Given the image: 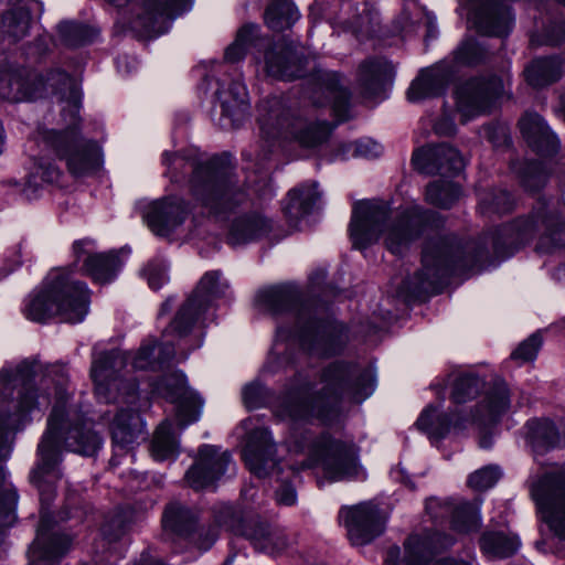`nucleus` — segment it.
<instances>
[{
	"mask_svg": "<svg viewBox=\"0 0 565 565\" xmlns=\"http://www.w3.org/2000/svg\"><path fill=\"white\" fill-rule=\"evenodd\" d=\"M441 404L428 405L420 413L416 426L434 443L441 439L449 430L450 422L445 414H440Z\"/></svg>",
	"mask_w": 565,
	"mask_h": 565,
	"instance_id": "obj_40",
	"label": "nucleus"
},
{
	"mask_svg": "<svg viewBox=\"0 0 565 565\" xmlns=\"http://www.w3.org/2000/svg\"><path fill=\"white\" fill-rule=\"evenodd\" d=\"M189 210L182 199L168 198L145 205L142 218L158 236H169L185 220Z\"/></svg>",
	"mask_w": 565,
	"mask_h": 565,
	"instance_id": "obj_24",
	"label": "nucleus"
},
{
	"mask_svg": "<svg viewBox=\"0 0 565 565\" xmlns=\"http://www.w3.org/2000/svg\"><path fill=\"white\" fill-rule=\"evenodd\" d=\"M429 214L417 204L399 209L395 215L380 202L356 203L350 223V236L355 248L363 249L383 239L393 254H403L424 233Z\"/></svg>",
	"mask_w": 565,
	"mask_h": 565,
	"instance_id": "obj_6",
	"label": "nucleus"
},
{
	"mask_svg": "<svg viewBox=\"0 0 565 565\" xmlns=\"http://www.w3.org/2000/svg\"><path fill=\"white\" fill-rule=\"evenodd\" d=\"M520 128L535 151L547 156L557 152L559 141L539 114H525L520 120Z\"/></svg>",
	"mask_w": 565,
	"mask_h": 565,
	"instance_id": "obj_32",
	"label": "nucleus"
},
{
	"mask_svg": "<svg viewBox=\"0 0 565 565\" xmlns=\"http://www.w3.org/2000/svg\"><path fill=\"white\" fill-rule=\"evenodd\" d=\"M271 230V220L262 213L253 212L233 221L227 239L233 246L243 245L266 236Z\"/></svg>",
	"mask_w": 565,
	"mask_h": 565,
	"instance_id": "obj_33",
	"label": "nucleus"
},
{
	"mask_svg": "<svg viewBox=\"0 0 565 565\" xmlns=\"http://www.w3.org/2000/svg\"><path fill=\"white\" fill-rule=\"evenodd\" d=\"M73 111L72 104L68 103L63 108V116H66V114L68 116V119H64L67 127L62 131L40 128L38 132L39 140L65 160L71 174L77 178L87 177L100 168L103 162L102 150L96 141L83 137L76 129L79 102H77L75 118H73Z\"/></svg>",
	"mask_w": 565,
	"mask_h": 565,
	"instance_id": "obj_12",
	"label": "nucleus"
},
{
	"mask_svg": "<svg viewBox=\"0 0 565 565\" xmlns=\"http://www.w3.org/2000/svg\"><path fill=\"white\" fill-rule=\"evenodd\" d=\"M481 385L482 381L478 376L472 374H460L457 376L451 392L454 403L461 404L471 399L477 395Z\"/></svg>",
	"mask_w": 565,
	"mask_h": 565,
	"instance_id": "obj_47",
	"label": "nucleus"
},
{
	"mask_svg": "<svg viewBox=\"0 0 565 565\" xmlns=\"http://www.w3.org/2000/svg\"><path fill=\"white\" fill-rule=\"evenodd\" d=\"M459 9L467 10L471 28L483 35L504 36L513 19L503 0H459Z\"/></svg>",
	"mask_w": 565,
	"mask_h": 565,
	"instance_id": "obj_19",
	"label": "nucleus"
},
{
	"mask_svg": "<svg viewBox=\"0 0 565 565\" xmlns=\"http://www.w3.org/2000/svg\"><path fill=\"white\" fill-rule=\"evenodd\" d=\"M425 509L434 520L450 518L452 527L458 532L476 530L480 524L479 503H455L431 498L426 501Z\"/></svg>",
	"mask_w": 565,
	"mask_h": 565,
	"instance_id": "obj_28",
	"label": "nucleus"
},
{
	"mask_svg": "<svg viewBox=\"0 0 565 565\" xmlns=\"http://www.w3.org/2000/svg\"><path fill=\"white\" fill-rule=\"evenodd\" d=\"M266 73L275 78L290 81L302 76V67L294 49L284 43L269 46L264 56Z\"/></svg>",
	"mask_w": 565,
	"mask_h": 565,
	"instance_id": "obj_30",
	"label": "nucleus"
},
{
	"mask_svg": "<svg viewBox=\"0 0 565 565\" xmlns=\"http://www.w3.org/2000/svg\"><path fill=\"white\" fill-rule=\"evenodd\" d=\"M172 307V300L171 299H167L162 306H161V309H160V315H164L167 313L168 311H170Z\"/></svg>",
	"mask_w": 565,
	"mask_h": 565,
	"instance_id": "obj_62",
	"label": "nucleus"
},
{
	"mask_svg": "<svg viewBox=\"0 0 565 565\" xmlns=\"http://www.w3.org/2000/svg\"><path fill=\"white\" fill-rule=\"evenodd\" d=\"M142 276L152 290H158L169 281L168 266L163 260H151L142 269Z\"/></svg>",
	"mask_w": 565,
	"mask_h": 565,
	"instance_id": "obj_51",
	"label": "nucleus"
},
{
	"mask_svg": "<svg viewBox=\"0 0 565 565\" xmlns=\"http://www.w3.org/2000/svg\"><path fill=\"white\" fill-rule=\"evenodd\" d=\"M565 72L564 60L559 56L534 60L524 71L527 83L533 87H543L561 78Z\"/></svg>",
	"mask_w": 565,
	"mask_h": 565,
	"instance_id": "obj_35",
	"label": "nucleus"
},
{
	"mask_svg": "<svg viewBox=\"0 0 565 565\" xmlns=\"http://www.w3.org/2000/svg\"><path fill=\"white\" fill-rule=\"evenodd\" d=\"M339 520L345 526L353 545L370 543L383 532L385 524V518L372 502L342 508Z\"/></svg>",
	"mask_w": 565,
	"mask_h": 565,
	"instance_id": "obj_20",
	"label": "nucleus"
},
{
	"mask_svg": "<svg viewBox=\"0 0 565 565\" xmlns=\"http://www.w3.org/2000/svg\"><path fill=\"white\" fill-rule=\"evenodd\" d=\"M195 515L188 508L179 503H170L163 513L162 525L166 532L178 535H185L194 523Z\"/></svg>",
	"mask_w": 565,
	"mask_h": 565,
	"instance_id": "obj_42",
	"label": "nucleus"
},
{
	"mask_svg": "<svg viewBox=\"0 0 565 565\" xmlns=\"http://www.w3.org/2000/svg\"><path fill=\"white\" fill-rule=\"evenodd\" d=\"M255 25H244L237 31L234 42L225 51V60L230 63L242 61L255 36Z\"/></svg>",
	"mask_w": 565,
	"mask_h": 565,
	"instance_id": "obj_46",
	"label": "nucleus"
},
{
	"mask_svg": "<svg viewBox=\"0 0 565 565\" xmlns=\"http://www.w3.org/2000/svg\"><path fill=\"white\" fill-rule=\"evenodd\" d=\"M154 391L175 404V422L163 420L156 429L150 446L156 461L174 460L179 454L181 431L196 422L202 409V401L186 385L182 372H173L157 384Z\"/></svg>",
	"mask_w": 565,
	"mask_h": 565,
	"instance_id": "obj_9",
	"label": "nucleus"
},
{
	"mask_svg": "<svg viewBox=\"0 0 565 565\" xmlns=\"http://www.w3.org/2000/svg\"><path fill=\"white\" fill-rule=\"evenodd\" d=\"M162 163L172 182H179L186 169L192 170L190 192L209 214L222 216L245 201V193L233 186V168L228 161L214 158L198 163L184 153L164 151Z\"/></svg>",
	"mask_w": 565,
	"mask_h": 565,
	"instance_id": "obj_7",
	"label": "nucleus"
},
{
	"mask_svg": "<svg viewBox=\"0 0 565 565\" xmlns=\"http://www.w3.org/2000/svg\"><path fill=\"white\" fill-rule=\"evenodd\" d=\"M318 184L312 182L289 191L284 212L288 221L297 226L311 212L319 199Z\"/></svg>",
	"mask_w": 565,
	"mask_h": 565,
	"instance_id": "obj_34",
	"label": "nucleus"
},
{
	"mask_svg": "<svg viewBox=\"0 0 565 565\" xmlns=\"http://www.w3.org/2000/svg\"><path fill=\"white\" fill-rule=\"evenodd\" d=\"M466 254V248L455 237L429 241L423 252V269L417 277V288H434L445 276L466 268L469 263Z\"/></svg>",
	"mask_w": 565,
	"mask_h": 565,
	"instance_id": "obj_17",
	"label": "nucleus"
},
{
	"mask_svg": "<svg viewBox=\"0 0 565 565\" xmlns=\"http://www.w3.org/2000/svg\"><path fill=\"white\" fill-rule=\"evenodd\" d=\"M480 205L483 212L501 214L512 210L513 200L507 191L500 190L497 193L486 194L481 198Z\"/></svg>",
	"mask_w": 565,
	"mask_h": 565,
	"instance_id": "obj_52",
	"label": "nucleus"
},
{
	"mask_svg": "<svg viewBox=\"0 0 565 565\" xmlns=\"http://www.w3.org/2000/svg\"><path fill=\"white\" fill-rule=\"evenodd\" d=\"M556 276H557V279L565 278V265L557 269Z\"/></svg>",
	"mask_w": 565,
	"mask_h": 565,
	"instance_id": "obj_64",
	"label": "nucleus"
},
{
	"mask_svg": "<svg viewBox=\"0 0 565 565\" xmlns=\"http://www.w3.org/2000/svg\"><path fill=\"white\" fill-rule=\"evenodd\" d=\"M394 66L383 57H372L360 64L358 83L367 97L379 95L392 82Z\"/></svg>",
	"mask_w": 565,
	"mask_h": 565,
	"instance_id": "obj_31",
	"label": "nucleus"
},
{
	"mask_svg": "<svg viewBox=\"0 0 565 565\" xmlns=\"http://www.w3.org/2000/svg\"><path fill=\"white\" fill-rule=\"evenodd\" d=\"M434 129L438 135L449 136L455 134L456 126L452 118L445 116L435 122Z\"/></svg>",
	"mask_w": 565,
	"mask_h": 565,
	"instance_id": "obj_58",
	"label": "nucleus"
},
{
	"mask_svg": "<svg viewBox=\"0 0 565 565\" xmlns=\"http://www.w3.org/2000/svg\"><path fill=\"white\" fill-rule=\"evenodd\" d=\"M501 475V470L498 466H486L469 476L468 486L476 491H484L493 487Z\"/></svg>",
	"mask_w": 565,
	"mask_h": 565,
	"instance_id": "obj_49",
	"label": "nucleus"
},
{
	"mask_svg": "<svg viewBox=\"0 0 565 565\" xmlns=\"http://www.w3.org/2000/svg\"><path fill=\"white\" fill-rule=\"evenodd\" d=\"M487 50L475 39H465L452 53V61H443L427 68L412 83L407 96L412 102L441 94L454 76L455 66H472L482 62Z\"/></svg>",
	"mask_w": 565,
	"mask_h": 565,
	"instance_id": "obj_14",
	"label": "nucleus"
},
{
	"mask_svg": "<svg viewBox=\"0 0 565 565\" xmlns=\"http://www.w3.org/2000/svg\"><path fill=\"white\" fill-rule=\"evenodd\" d=\"M481 550L490 557H509L519 548V540L515 535L509 536L503 532H489L481 537Z\"/></svg>",
	"mask_w": 565,
	"mask_h": 565,
	"instance_id": "obj_43",
	"label": "nucleus"
},
{
	"mask_svg": "<svg viewBox=\"0 0 565 565\" xmlns=\"http://www.w3.org/2000/svg\"><path fill=\"white\" fill-rule=\"evenodd\" d=\"M73 252L75 259L83 262L84 271L100 285L110 282L122 265L116 253H96L90 239L75 242Z\"/></svg>",
	"mask_w": 565,
	"mask_h": 565,
	"instance_id": "obj_25",
	"label": "nucleus"
},
{
	"mask_svg": "<svg viewBox=\"0 0 565 565\" xmlns=\"http://www.w3.org/2000/svg\"><path fill=\"white\" fill-rule=\"evenodd\" d=\"M214 96L221 109L220 124L224 128L237 127L248 114V95L245 85L238 81L211 79Z\"/></svg>",
	"mask_w": 565,
	"mask_h": 565,
	"instance_id": "obj_21",
	"label": "nucleus"
},
{
	"mask_svg": "<svg viewBox=\"0 0 565 565\" xmlns=\"http://www.w3.org/2000/svg\"><path fill=\"white\" fill-rule=\"evenodd\" d=\"M242 534L250 540L255 547L270 553L279 552L287 545L280 532L269 529L260 521L244 523Z\"/></svg>",
	"mask_w": 565,
	"mask_h": 565,
	"instance_id": "obj_37",
	"label": "nucleus"
},
{
	"mask_svg": "<svg viewBox=\"0 0 565 565\" xmlns=\"http://www.w3.org/2000/svg\"><path fill=\"white\" fill-rule=\"evenodd\" d=\"M242 394L245 406L250 409L260 407L266 401V388L259 382L247 384Z\"/></svg>",
	"mask_w": 565,
	"mask_h": 565,
	"instance_id": "obj_55",
	"label": "nucleus"
},
{
	"mask_svg": "<svg viewBox=\"0 0 565 565\" xmlns=\"http://www.w3.org/2000/svg\"><path fill=\"white\" fill-rule=\"evenodd\" d=\"M383 147L373 139L363 138L352 143H348L343 148V157H355L363 159H374L382 154Z\"/></svg>",
	"mask_w": 565,
	"mask_h": 565,
	"instance_id": "obj_48",
	"label": "nucleus"
},
{
	"mask_svg": "<svg viewBox=\"0 0 565 565\" xmlns=\"http://www.w3.org/2000/svg\"><path fill=\"white\" fill-rule=\"evenodd\" d=\"M228 288L222 273L212 270L204 274L196 288L179 309L168 331L179 337L188 334L196 324L213 320V301Z\"/></svg>",
	"mask_w": 565,
	"mask_h": 565,
	"instance_id": "obj_15",
	"label": "nucleus"
},
{
	"mask_svg": "<svg viewBox=\"0 0 565 565\" xmlns=\"http://www.w3.org/2000/svg\"><path fill=\"white\" fill-rule=\"evenodd\" d=\"M460 188L450 181H436L430 183L426 190V201L435 206L448 209L460 196Z\"/></svg>",
	"mask_w": 565,
	"mask_h": 565,
	"instance_id": "obj_44",
	"label": "nucleus"
},
{
	"mask_svg": "<svg viewBox=\"0 0 565 565\" xmlns=\"http://www.w3.org/2000/svg\"><path fill=\"white\" fill-rule=\"evenodd\" d=\"M258 122L264 138L296 140L305 147L321 143L332 129L328 122L309 119L300 109L287 107L277 97L259 104Z\"/></svg>",
	"mask_w": 565,
	"mask_h": 565,
	"instance_id": "obj_11",
	"label": "nucleus"
},
{
	"mask_svg": "<svg viewBox=\"0 0 565 565\" xmlns=\"http://www.w3.org/2000/svg\"><path fill=\"white\" fill-rule=\"evenodd\" d=\"M526 438L535 454L547 451L561 445L562 439L550 419H532L526 424Z\"/></svg>",
	"mask_w": 565,
	"mask_h": 565,
	"instance_id": "obj_36",
	"label": "nucleus"
},
{
	"mask_svg": "<svg viewBox=\"0 0 565 565\" xmlns=\"http://www.w3.org/2000/svg\"><path fill=\"white\" fill-rule=\"evenodd\" d=\"M288 449L290 452H306L308 460L302 461L297 468L288 467L286 476L284 468L274 457L276 445L267 428L252 429L243 451L245 463L253 475L258 478L275 477L280 482L276 491V501L280 505L296 503V490L289 483V479L296 477L299 470L320 465L324 476L331 481L355 478L361 472L355 446L332 440L327 435L319 439H312L308 433L303 434L300 440L292 437L288 441Z\"/></svg>",
	"mask_w": 565,
	"mask_h": 565,
	"instance_id": "obj_4",
	"label": "nucleus"
},
{
	"mask_svg": "<svg viewBox=\"0 0 565 565\" xmlns=\"http://www.w3.org/2000/svg\"><path fill=\"white\" fill-rule=\"evenodd\" d=\"M565 39V22H558L553 25H551L548 29H546L544 39L543 40H536L535 38H532V43L542 45H558L563 40Z\"/></svg>",
	"mask_w": 565,
	"mask_h": 565,
	"instance_id": "obj_56",
	"label": "nucleus"
},
{
	"mask_svg": "<svg viewBox=\"0 0 565 565\" xmlns=\"http://www.w3.org/2000/svg\"><path fill=\"white\" fill-rule=\"evenodd\" d=\"M256 301L260 309L285 318L277 326L276 353L269 355L263 372L274 373L285 362L280 343L297 344L312 358H329L340 353L349 341L347 328L321 307L305 302L295 284L265 288L257 294Z\"/></svg>",
	"mask_w": 565,
	"mask_h": 565,
	"instance_id": "obj_3",
	"label": "nucleus"
},
{
	"mask_svg": "<svg viewBox=\"0 0 565 565\" xmlns=\"http://www.w3.org/2000/svg\"><path fill=\"white\" fill-rule=\"evenodd\" d=\"M321 388L313 391L311 383L297 377L285 394L273 405L274 414L292 423L317 418L331 423L340 415V402L349 397L362 402L374 391L370 371L355 364L333 363L321 375Z\"/></svg>",
	"mask_w": 565,
	"mask_h": 565,
	"instance_id": "obj_5",
	"label": "nucleus"
},
{
	"mask_svg": "<svg viewBox=\"0 0 565 565\" xmlns=\"http://www.w3.org/2000/svg\"><path fill=\"white\" fill-rule=\"evenodd\" d=\"M431 387L434 390L437 391V393L439 394L440 392H443L445 390V384L444 383H439V382H436V383H433L431 384Z\"/></svg>",
	"mask_w": 565,
	"mask_h": 565,
	"instance_id": "obj_63",
	"label": "nucleus"
},
{
	"mask_svg": "<svg viewBox=\"0 0 565 565\" xmlns=\"http://www.w3.org/2000/svg\"><path fill=\"white\" fill-rule=\"evenodd\" d=\"M60 177L61 170L55 164L46 159H36L30 168L22 191L28 198H32L43 184L54 183Z\"/></svg>",
	"mask_w": 565,
	"mask_h": 565,
	"instance_id": "obj_39",
	"label": "nucleus"
},
{
	"mask_svg": "<svg viewBox=\"0 0 565 565\" xmlns=\"http://www.w3.org/2000/svg\"><path fill=\"white\" fill-rule=\"evenodd\" d=\"M61 42L67 46L76 47L92 42L94 31L88 26L72 21H64L57 25Z\"/></svg>",
	"mask_w": 565,
	"mask_h": 565,
	"instance_id": "obj_45",
	"label": "nucleus"
},
{
	"mask_svg": "<svg viewBox=\"0 0 565 565\" xmlns=\"http://www.w3.org/2000/svg\"><path fill=\"white\" fill-rule=\"evenodd\" d=\"M547 180V172L541 162H529L521 172V182L530 191L542 188Z\"/></svg>",
	"mask_w": 565,
	"mask_h": 565,
	"instance_id": "obj_50",
	"label": "nucleus"
},
{
	"mask_svg": "<svg viewBox=\"0 0 565 565\" xmlns=\"http://www.w3.org/2000/svg\"><path fill=\"white\" fill-rule=\"evenodd\" d=\"M514 231L521 242L536 237L535 249L540 254L559 255L565 250V218L544 202L526 217L516 220Z\"/></svg>",
	"mask_w": 565,
	"mask_h": 565,
	"instance_id": "obj_16",
	"label": "nucleus"
},
{
	"mask_svg": "<svg viewBox=\"0 0 565 565\" xmlns=\"http://www.w3.org/2000/svg\"><path fill=\"white\" fill-rule=\"evenodd\" d=\"M126 530V523L121 515H115L103 526V534L109 541L118 540Z\"/></svg>",
	"mask_w": 565,
	"mask_h": 565,
	"instance_id": "obj_57",
	"label": "nucleus"
},
{
	"mask_svg": "<svg viewBox=\"0 0 565 565\" xmlns=\"http://www.w3.org/2000/svg\"><path fill=\"white\" fill-rule=\"evenodd\" d=\"M230 463V452L212 445H203L199 448L194 463L186 471L185 480L193 489H204L217 481Z\"/></svg>",
	"mask_w": 565,
	"mask_h": 565,
	"instance_id": "obj_22",
	"label": "nucleus"
},
{
	"mask_svg": "<svg viewBox=\"0 0 565 565\" xmlns=\"http://www.w3.org/2000/svg\"><path fill=\"white\" fill-rule=\"evenodd\" d=\"M47 42L45 39H39L34 44L30 45L26 52L29 58H40L47 52Z\"/></svg>",
	"mask_w": 565,
	"mask_h": 565,
	"instance_id": "obj_59",
	"label": "nucleus"
},
{
	"mask_svg": "<svg viewBox=\"0 0 565 565\" xmlns=\"http://www.w3.org/2000/svg\"><path fill=\"white\" fill-rule=\"evenodd\" d=\"M67 381L0 379V532L14 523L18 503L17 491L7 480L2 463L11 456L14 434L31 413L51 403V391L54 392L47 428L38 445L36 463L30 473V481L40 495L41 521L26 553L28 565H58L71 547V539L55 530L45 511L55 498L56 484L62 478V449L93 456L102 446L100 437L85 420L77 404L68 402Z\"/></svg>",
	"mask_w": 565,
	"mask_h": 565,
	"instance_id": "obj_1",
	"label": "nucleus"
},
{
	"mask_svg": "<svg viewBox=\"0 0 565 565\" xmlns=\"http://www.w3.org/2000/svg\"><path fill=\"white\" fill-rule=\"evenodd\" d=\"M412 162L416 170L426 174H456L465 167L459 151L446 143L418 148L413 153Z\"/></svg>",
	"mask_w": 565,
	"mask_h": 565,
	"instance_id": "obj_26",
	"label": "nucleus"
},
{
	"mask_svg": "<svg viewBox=\"0 0 565 565\" xmlns=\"http://www.w3.org/2000/svg\"><path fill=\"white\" fill-rule=\"evenodd\" d=\"M299 17L297 7L290 0L274 1L265 11V22L274 31L289 28Z\"/></svg>",
	"mask_w": 565,
	"mask_h": 565,
	"instance_id": "obj_41",
	"label": "nucleus"
},
{
	"mask_svg": "<svg viewBox=\"0 0 565 565\" xmlns=\"http://www.w3.org/2000/svg\"><path fill=\"white\" fill-rule=\"evenodd\" d=\"M173 356L172 345L157 348L152 339L145 340L135 353L111 350L94 355L90 377L98 401L115 406L110 429L117 450H128L145 434V423L137 412L138 381L131 371L161 370Z\"/></svg>",
	"mask_w": 565,
	"mask_h": 565,
	"instance_id": "obj_2",
	"label": "nucleus"
},
{
	"mask_svg": "<svg viewBox=\"0 0 565 565\" xmlns=\"http://www.w3.org/2000/svg\"><path fill=\"white\" fill-rule=\"evenodd\" d=\"M115 7L122 8L131 4L134 9L139 10L137 15L142 20L143 26L148 31H156L154 23L159 20L173 19L186 12L192 0H107Z\"/></svg>",
	"mask_w": 565,
	"mask_h": 565,
	"instance_id": "obj_27",
	"label": "nucleus"
},
{
	"mask_svg": "<svg viewBox=\"0 0 565 565\" xmlns=\"http://www.w3.org/2000/svg\"><path fill=\"white\" fill-rule=\"evenodd\" d=\"M320 90L332 104V110L339 121L350 117L349 93L340 84V77L335 73H326L320 83Z\"/></svg>",
	"mask_w": 565,
	"mask_h": 565,
	"instance_id": "obj_38",
	"label": "nucleus"
},
{
	"mask_svg": "<svg viewBox=\"0 0 565 565\" xmlns=\"http://www.w3.org/2000/svg\"><path fill=\"white\" fill-rule=\"evenodd\" d=\"M541 345L542 337L539 333H533L512 352L511 358L520 362L532 361L535 359Z\"/></svg>",
	"mask_w": 565,
	"mask_h": 565,
	"instance_id": "obj_54",
	"label": "nucleus"
},
{
	"mask_svg": "<svg viewBox=\"0 0 565 565\" xmlns=\"http://www.w3.org/2000/svg\"><path fill=\"white\" fill-rule=\"evenodd\" d=\"M502 92V81L495 76L487 81L476 77L459 84L455 89V102L461 120L465 122L487 113Z\"/></svg>",
	"mask_w": 565,
	"mask_h": 565,
	"instance_id": "obj_18",
	"label": "nucleus"
},
{
	"mask_svg": "<svg viewBox=\"0 0 565 565\" xmlns=\"http://www.w3.org/2000/svg\"><path fill=\"white\" fill-rule=\"evenodd\" d=\"M49 95L77 108L79 89L76 81L60 67L31 70L12 61L0 64V98L9 103H23ZM75 118V111H73Z\"/></svg>",
	"mask_w": 565,
	"mask_h": 565,
	"instance_id": "obj_8",
	"label": "nucleus"
},
{
	"mask_svg": "<svg viewBox=\"0 0 565 565\" xmlns=\"http://www.w3.org/2000/svg\"><path fill=\"white\" fill-rule=\"evenodd\" d=\"M509 407L510 394L508 385L503 382L494 383L478 402L471 415V423L480 429L491 427L498 423Z\"/></svg>",
	"mask_w": 565,
	"mask_h": 565,
	"instance_id": "obj_29",
	"label": "nucleus"
},
{
	"mask_svg": "<svg viewBox=\"0 0 565 565\" xmlns=\"http://www.w3.org/2000/svg\"><path fill=\"white\" fill-rule=\"evenodd\" d=\"M89 292L84 282L51 273L43 288L29 297L24 305V315L35 322H44L58 317L67 323H79L88 313Z\"/></svg>",
	"mask_w": 565,
	"mask_h": 565,
	"instance_id": "obj_10",
	"label": "nucleus"
},
{
	"mask_svg": "<svg viewBox=\"0 0 565 565\" xmlns=\"http://www.w3.org/2000/svg\"><path fill=\"white\" fill-rule=\"evenodd\" d=\"M407 3L404 6L399 17L396 19V23L401 31H412L415 24L424 15V10L417 3V0H406Z\"/></svg>",
	"mask_w": 565,
	"mask_h": 565,
	"instance_id": "obj_53",
	"label": "nucleus"
},
{
	"mask_svg": "<svg viewBox=\"0 0 565 565\" xmlns=\"http://www.w3.org/2000/svg\"><path fill=\"white\" fill-rule=\"evenodd\" d=\"M491 444H492V440H491V438L489 436L483 435V436L480 437L479 445H480L481 448L487 449V448H489L491 446Z\"/></svg>",
	"mask_w": 565,
	"mask_h": 565,
	"instance_id": "obj_61",
	"label": "nucleus"
},
{
	"mask_svg": "<svg viewBox=\"0 0 565 565\" xmlns=\"http://www.w3.org/2000/svg\"><path fill=\"white\" fill-rule=\"evenodd\" d=\"M454 543L449 536L434 533L426 537L412 535L404 544V556L399 559V548L392 547L387 552L384 565H428L433 555Z\"/></svg>",
	"mask_w": 565,
	"mask_h": 565,
	"instance_id": "obj_23",
	"label": "nucleus"
},
{
	"mask_svg": "<svg viewBox=\"0 0 565 565\" xmlns=\"http://www.w3.org/2000/svg\"><path fill=\"white\" fill-rule=\"evenodd\" d=\"M435 565H469V564L466 562H462V561L454 559V558H443V559L437 561Z\"/></svg>",
	"mask_w": 565,
	"mask_h": 565,
	"instance_id": "obj_60",
	"label": "nucleus"
},
{
	"mask_svg": "<svg viewBox=\"0 0 565 565\" xmlns=\"http://www.w3.org/2000/svg\"><path fill=\"white\" fill-rule=\"evenodd\" d=\"M527 486L542 521L565 540V468L548 466L532 471Z\"/></svg>",
	"mask_w": 565,
	"mask_h": 565,
	"instance_id": "obj_13",
	"label": "nucleus"
}]
</instances>
